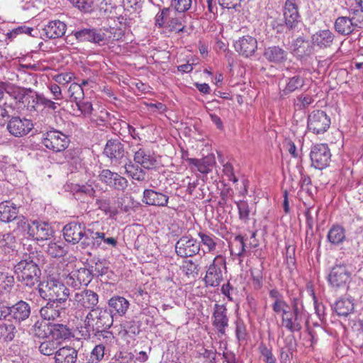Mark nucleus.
Segmentation results:
<instances>
[{
	"instance_id": "obj_50",
	"label": "nucleus",
	"mask_w": 363,
	"mask_h": 363,
	"mask_svg": "<svg viewBox=\"0 0 363 363\" xmlns=\"http://www.w3.org/2000/svg\"><path fill=\"white\" fill-rule=\"evenodd\" d=\"M199 265L196 264L191 259H186L182 263V270L188 277H196L199 274Z\"/></svg>"
},
{
	"instance_id": "obj_48",
	"label": "nucleus",
	"mask_w": 363,
	"mask_h": 363,
	"mask_svg": "<svg viewBox=\"0 0 363 363\" xmlns=\"http://www.w3.org/2000/svg\"><path fill=\"white\" fill-rule=\"evenodd\" d=\"M46 252L52 257H62L65 255L67 250L62 242H50Z\"/></svg>"
},
{
	"instance_id": "obj_30",
	"label": "nucleus",
	"mask_w": 363,
	"mask_h": 363,
	"mask_svg": "<svg viewBox=\"0 0 363 363\" xmlns=\"http://www.w3.org/2000/svg\"><path fill=\"white\" fill-rule=\"evenodd\" d=\"M292 53L298 58L310 56L313 52V45L303 37H298L291 44Z\"/></svg>"
},
{
	"instance_id": "obj_11",
	"label": "nucleus",
	"mask_w": 363,
	"mask_h": 363,
	"mask_svg": "<svg viewBox=\"0 0 363 363\" xmlns=\"http://www.w3.org/2000/svg\"><path fill=\"white\" fill-rule=\"evenodd\" d=\"M200 242L191 235L181 237L175 245L177 255L182 258L192 257L199 253Z\"/></svg>"
},
{
	"instance_id": "obj_9",
	"label": "nucleus",
	"mask_w": 363,
	"mask_h": 363,
	"mask_svg": "<svg viewBox=\"0 0 363 363\" xmlns=\"http://www.w3.org/2000/svg\"><path fill=\"white\" fill-rule=\"evenodd\" d=\"M330 118L322 110L313 111L308 116L307 128L315 135L325 133L330 126Z\"/></svg>"
},
{
	"instance_id": "obj_25",
	"label": "nucleus",
	"mask_w": 363,
	"mask_h": 363,
	"mask_svg": "<svg viewBox=\"0 0 363 363\" xmlns=\"http://www.w3.org/2000/svg\"><path fill=\"white\" fill-rule=\"evenodd\" d=\"M234 47L240 55L248 57L255 52L257 48V41L252 36L245 35L235 41Z\"/></svg>"
},
{
	"instance_id": "obj_20",
	"label": "nucleus",
	"mask_w": 363,
	"mask_h": 363,
	"mask_svg": "<svg viewBox=\"0 0 363 363\" xmlns=\"http://www.w3.org/2000/svg\"><path fill=\"white\" fill-rule=\"evenodd\" d=\"M86 233L85 226L79 223L70 222L63 228V236L65 240L73 245L82 240Z\"/></svg>"
},
{
	"instance_id": "obj_57",
	"label": "nucleus",
	"mask_w": 363,
	"mask_h": 363,
	"mask_svg": "<svg viewBox=\"0 0 363 363\" xmlns=\"http://www.w3.org/2000/svg\"><path fill=\"white\" fill-rule=\"evenodd\" d=\"M14 284V277L8 273L0 272V287L9 291Z\"/></svg>"
},
{
	"instance_id": "obj_27",
	"label": "nucleus",
	"mask_w": 363,
	"mask_h": 363,
	"mask_svg": "<svg viewBox=\"0 0 363 363\" xmlns=\"http://www.w3.org/2000/svg\"><path fill=\"white\" fill-rule=\"evenodd\" d=\"M142 201L148 206L164 207L168 205L169 196L162 192L146 189L143 191Z\"/></svg>"
},
{
	"instance_id": "obj_59",
	"label": "nucleus",
	"mask_w": 363,
	"mask_h": 363,
	"mask_svg": "<svg viewBox=\"0 0 363 363\" xmlns=\"http://www.w3.org/2000/svg\"><path fill=\"white\" fill-rule=\"evenodd\" d=\"M272 308L273 311L276 314H280L281 313V316L285 315L286 312L288 311L289 305L288 303L284 301V299H281L279 301H273L272 304Z\"/></svg>"
},
{
	"instance_id": "obj_52",
	"label": "nucleus",
	"mask_w": 363,
	"mask_h": 363,
	"mask_svg": "<svg viewBox=\"0 0 363 363\" xmlns=\"http://www.w3.org/2000/svg\"><path fill=\"white\" fill-rule=\"evenodd\" d=\"M258 350L263 357L265 363H277V359L272 353V349L269 348L264 343L261 342L259 345Z\"/></svg>"
},
{
	"instance_id": "obj_19",
	"label": "nucleus",
	"mask_w": 363,
	"mask_h": 363,
	"mask_svg": "<svg viewBox=\"0 0 363 363\" xmlns=\"http://www.w3.org/2000/svg\"><path fill=\"white\" fill-rule=\"evenodd\" d=\"M9 317L16 323H21L27 320L30 315L31 307L30 304L23 300L18 301L15 304L8 306Z\"/></svg>"
},
{
	"instance_id": "obj_64",
	"label": "nucleus",
	"mask_w": 363,
	"mask_h": 363,
	"mask_svg": "<svg viewBox=\"0 0 363 363\" xmlns=\"http://www.w3.org/2000/svg\"><path fill=\"white\" fill-rule=\"evenodd\" d=\"M313 102V99L310 95H299L296 99V106L299 109L306 108Z\"/></svg>"
},
{
	"instance_id": "obj_41",
	"label": "nucleus",
	"mask_w": 363,
	"mask_h": 363,
	"mask_svg": "<svg viewBox=\"0 0 363 363\" xmlns=\"http://www.w3.org/2000/svg\"><path fill=\"white\" fill-rule=\"evenodd\" d=\"M230 252L232 255H235L238 257L239 264H240L242 262V257L246 252V244L243 236L238 235L235 237Z\"/></svg>"
},
{
	"instance_id": "obj_2",
	"label": "nucleus",
	"mask_w": 363,
	"mask_h": 363,
	"mask_svg": "<svg viewBox=\"0 0 363 363\" xmlns=\"http://www.w3.org/2000/svg\"><path fill=\"white\" fill-rule=\"evenodd\" d=\"M113 318L108 312V310L104 308L96 307L89 311L84 318L83 325L86 331L94 335H103L106 333L111 335V333L107 331L113 325Z\"/></svg>"
},
{
	"instance_id": "obj_7",
	"label": "nucleus",
	"mask_w": 363,
	"mask_h": 363,
	"mask_svg": "<svg viewBox=\"0 0 363 363\" xmlns=\"http://www.w3.org/2000/svg\"><path fill=\"white\" fill-rule=\"evenodd\" d=\"M223 269H225V258L216 255L211 264L208 267L204 281L207 286L217 287L223 280Z\"/></svg>"
},
{
	"instance_id": "obj_37",
	"label": "nucleus",
	"mask_w": 363,
	"mask_h": 363,
	"mask_svg": "<svg viewBox=\"0 0 363 363\" xmlns=\"http://www.w3.org/2000/svg\"><path fill=\"white\" fill-rule=\"evenodd\" d=\"M103 238L99 231H94L93 229H86V233L83 236L81 245L83 248L90 247L91 248L100 247L99 239Z\"/></svg>"
},
{
	"instance_id": "obj_38",
	"label": "nucleus",
	"mask_w": 363,
	"mask_h": 363,
	"mask_svg": "<svg viewBox=\"0 0 363 363\" xmlns=\"http://www.w3.org/2000/svg\"><path fill=\"white\" fill-rule=\"evenodd\" d=\"M345 238V230L340 225H333L328 232L327 240L332 245L342 244Z\"/></svg>"
},
{
	"instance_id": "obj_3",
	"label": "nucleus",
	"mask_w": 363,
	"mask_h": 363,
	"mask_svg": "<svg viewBox=\"0 0 363 363\" xmlns=\"http://www.w3.org/2000/svg\"><path fill=\"white\" fill-rule=\"evenodd\" d=\"M291 311L281 316L282 326L291 333L301 330L303 322L308 321V313L303 302L294 298L291 303Z\"/></svg>"
},
{
	"instance_id": "obj_13",
	"label": "nucleus",
	"mask_w": 363,
	"mask_h": 363,
	"mask_svg": "<svg viewBox=\"0 0 363 363\" xmlns=\"http://www.w3.org/2000/svg\"><path fill=\"white\" fill-rule=\"evenodd\" d=\"M74 35L79 42H89L99 45H104L108 41L102 28H86L75 31Z\"/></svg>"
},
{
	"instance_id": "obj_35",
	"label": "nucleus",
	"mask_w": 363,
	"mask_h": 363,
	"mask_svg": "<svg viewBox=\"0 0 363 363\" xmlns=\"http://www.w3.org/2000/svg\"><path fill=\"white\" fill-rule=\"evenodd\" d=\"M191 16L186 13H182L178 11H174V14L169 19V22L166 29L169 31H174L177 33L184 32L185 30V24L188 18Z\"/></svg>"
},
{
	"instance_id": "obj_62",
	"label": "nucleus",
	"mask_w": 363,
	"mask_h": 363,
	"mask_svg": "<svg viewBox=\"0 0 363 363\" xmlns=\"http://www.w3.org/2000/svg\"><path fill=\"white\" fill-rule=\"evenodd\" d=\"M33 28H30V27H27V26H19L16 28H14L11 31H10L9 33H7V37L9 39H12L13 38H16V35H18V34H22V33H25V34H28V35H32V32L33 31Z\"/></svg>"
},
{
	"instance_id": "obj_1",
	"label": "nucleus",
	"mask_w": 363,
	"mask_h": 363,
	"mask_svg": "<svg viewBox=\"0 0 363 363\" xmlns=\"http://www.w3.org/2000/svg\"><path fill=\"white\" fill-rule=\"evenodd\" d=\"M18 281L29 288L34 287L40 281L41 271L36 262L35 253L26 255L14 266Z\"/></svg>"
},
{
	"instance_id": "obj_47",
	"label": "nucleus",
	"mask_w": 363,
	"mask_h": 363,
	"mask_svg": "<svg viewBox=\"0 0 363 363\" xmlns=\"http://www.w3.org/2000/svg\"><path fill=\"white\" fill-rule=\"evenodd\" d=\"M348 15L351 18L357 30H359V28H363L362 8L358 7V5L357 4L354 8H351L348 10Z\"/></svg>"
},
{
	"instance_id": "obj_51",
	"label": "nucleus",
	"mask_w": 363,
	"mask_h": 363,
	"mask_svg": "<svg viewBox=\"0 0 363 363\" xmlns=\"http://www.w3.org/2000/svg\"><path fill=\"white\" fill-rule=\"evenodd\" d=\"M68 93L71 100L74 101L75 103L83 99L84 96L82 86L77 83H72L70 84Z\"/></svg>"
},
{
	"instance_id": "obj_34",
	"label": "nucleus",
	"mask_w": 363,
	"mask_h": 363,
	"mask_svg": "<svg viewBox=\"0 0 363 363\" xmlns=\"http://www.w3.org/2000/svg\"><path fill=\"white\" fill-rule=\"evenodd\" d=\"M334 28L336 32L342 35H348L358 31L349 15L338 17L335 21Z\"/></svg>"
},
{
	"instance_id": "obj_12",
	"label": "nucleus",
	"mask_w": 363,
	"mask_h": 363,
	"mask_svg": "<svg viewBox=\"0 0 363 363\" xmlns=\"http://www.w3.org/2000/svg\"><path fill=\"white\" fill-rule=\"evenodd\" d=\"M73 306L79 311L92 310L96 308L99 303V295L90 289H84L75 293L72 299H70Z\"/></svg>"
},
{
	"instance_id": "obj_8",
	"label": "nucleus",
	"mask_w": 363,
	"mask_h": 363,
	"mask_svg": "<svg viewBox=\"0 0 363 363\" xmlns=\"http://www.w3.org/2000/svg\"><path fill=\"white\" fill-rule=\"evenodd\" d=\"M34 327L36 328V335L40 337L47 336L48 333L45 331V328H48L49 334L55 341L69 338L72 335L71 329L64 324L46 325L42 322L37 321Z\"/></svg>"
},
{
	"instance_id": "obj_44",
	"label": "nucleus",
	"mask_w": 363,
	"mask_h": 363,
	"mask_svg": "<svg viewBox=\"0 0 363 363\" xmlns=\"http://www.w3.org/2000/svg\"><path fill=\"white\" fill-rule=\"evenodd\" d=\"M17 332L16 326L12 323L6 322L0 325V336L4 341L13 340Z\"/></svg>"
},
{
	"instance_id": "obj_4",
	"label": "nucleus",
	"mask_w": 363,
	"mask_h": 363,
	"mask_svg": "<svg viewBox=\"0 0 363 363\" xmlns=\"http://www.w3.org/2000/svg\"><path fill=\"white\" fill-rule=\"evenodd\" d=\"M40 296L46 301H67L69 290L59 279L49 277L38 284Z\"/></svg>"
},
{
	"instance_id": "obj_55",
	"label": "nucleus",
	"mask_w": 363,
	"mask_h": 363,
	"mask_svg": "<svg viewBox=\"0 0 363 363\" xmlns=\"http://www.w3.org/2000/svg\"><path fill=\"white\" fill-rule=\"evenodd\" d=\"M76 106L78 108V110L85 116H89L92 114V111L94 110L92 104L87 99H85L84 97L83 99H81L75 103Z\"/></svg>"
},
{
	"instance_id": "obj_28",
	"label": "nucleus",
	"mask_w": 363,
	"mask_h": 363,
	"mask_svg": "<svg viewBox=\"0 0 363 363\" xmlns=\"http://www.w3.org/2000/svg\"><path fill=\"white\" fill-rule=\"evenodd\" d=\"M186 161L191 169L196 168L201 174H207L211 172L213 167L216 164V160L213 155H207L201 159L186 158Z\"/></svg>"
},
{
	"instance_id": "obj_54",
	"label": "nucleus",
	"mask_w": 363,
	"mask_h": 363,
	"mask_svg": "<svg viewBox=\"0 0 363 363\" xmlns=\"http://www.w3.org/2000/svg\"><path fill=\"white\" fill-rule=\"evenodd\" d=\"M104 354L105 346L102 344L97 345L91 352L89 362L91 361V363H98L103 359Z\"/></svg>"
},
{
	"instance_id": "obj_23",
	"label": "nucleus",
	"mask_w": 363,
	"mask_h": 363,
	"mask_svg": "<svg viewBox=\"0 0 363 363\" xmlns=\"http://www.w3.org/2000/svg\"><path fill=\"white\" fill-rule=\"evenodd\" d=\"M52 233V228L45 222L34 220L28 225V234L38 240H48Z\"/></svg>"
},
{
	"instance_id": "obj_53",
	"label": "nucleus",
	"mask_w": 363,
	"mask_h": 363,
	"mask_svg": "<svg viewBox=\"0 0 363 363\" xmlns=\"http://www.w3.org/2000/svg\"><path fill=\"white\" fill-rule=\"evenodd\" d=\"M16 237L12 233L0 235V247L13 250L16 247Z\"/></svg>"
},
{
	"instance_id": "obj_60",
	"label": "nucleus",
	"mask_w": 363,
	"mask_h": 363,
	"mask_svg": "<svg viewBox=\"0 0 363 363\" xmlns=\"http://www.w3.org/2000/svg\"><path fill=\"white\" fill-rule=\"evenodd\" d=\"M239 212V218L241 220H247L250 215L249 205L245 201H240L236 203Z\"/></svg>"
},
{
	"instance_id": "obj_49",
	"label": "nucleus",
	"mask_w": 363,
	"mask_h": 363,
	"mask_svg": "<svg viewBox=\"0 0 363 363\" xmlns=\"http://www.w3.org/2000/svg\"><path fill=\"white\" fill-rule=\"evenodd\" d=\"M58 344L54 340H45L41 342L38 347L39 351L41 354L46 356L52 354L55 355V352L57 350Z\"/></svg>"
},
{
	"instance_id": "obj_40",
	"label": "nucleus",
	"mask_w": 363,
	"mask_h": 363,
	"mask_svg": "<svg viewBox=\"0 0 363 363\" xmlns=\"http://www.w3.org/2000/svg\"><path fill=\"white\" fill-rule=\"evenodd\" d=\"M174 14V10L169 7H164L155 15V26L159 28H167L169 19Z\"/></svg>"
},
{
	"instance_id": "obj_29",
	"label": "nucleus",
	"mask_w": 363,
	"mask_h": 363,
	"mask_svg": "<svg viewBox=\"0 0 363 363\" xmlns=\"http://www.w3.org/2000/svg\"><path fill=\"white\" fill-rule=\"evenodd\" d=\"M78 351L70 345H65L57 349L55 353V363H76Z\"/></svg>"
},
{
	"instance_id": "obj_21",
	"label": "nucleus",
	"mask_w": 363,
	"mask_h": 363,
	"mask_svg": "<svg viewBox=\"0 0 363 363\" xmlns=\"http://www.w3.org/2000/svg\"><path fill=\"white\" fill-rule=\"evenodd\" d=\"M108 312L111 315L113 322L117 317H122L125 315L129 308L130 303L123 296H114L108 300Z\"/></svg>"
},
{
	"instance_id": "obj_46",
	"label": "nucleus",
	"mask_w": 363,
	"mask_h": 363,
	"mask_svg": "<svg viewBox=\"0 0 363 363\" xmlns=\"http://www.w3.org/2000/svg\"><path fill=\"white\" fill-rule=\"evenodd\" d=\"M198 235L201 239L200 244L201 243L206 246L208 248V252H214L216 251L218 238L212 234H206L202 232H199Z\"/></svg>"
},
{
	"instance_id": "obj_22",
	"label": "nucleus",
	"mask_w": 363,
	"mask_h": 363,
	"mask_svg": "<svg viewBox=\"0 0 363 363\" xmlns=\"http://www.w3.org/2000/svg\"><path fill=\"white\" fill-rule=\"evenodd\" d=\"M66 301H48L46 305L41 308L40 314L44 320H55L60 318L64 313L65 307L63 304Z\"/></svg>"
},
{
	"instance_id": "obj_18",
	"label": "nucleus",
	"mask_w": 363,
	"mask_h": 363,
	"mask_svg": "<svg viewBox=\"0 0 363 363\" xmlns=\"http://www.w3.org/2000/svg\"><path fill=\"white\" fill-rule=\"evenodd\" d=\"M284 18L286 26L294 30L301 23V16L294 0H286L284 6Z\"/></svg>"
},
{
	"instance_id": "obj_31",
	"label": "nucleus",
	"mask_w": 363,
	"mask_h": 363,
	"mask_svg": "<svg viewBox=\"0 0 363 363\" xmlns=\"http://www.w3.org/2000/svg\"><path fill=\"white\" fill-rule=\"evenodd\" d=\"M263 55L269 62L276 65L285 62L288 58L287 51L276 45L265 48Z\"/></svg>"
},
{
	"instance_id": "obj_14",
	"label": "nucleus",
	"mask_w": 363,
	"mask_h": 363,
	"mask_svg": "<svg viewBox=\"0 0 363 363\" xmlns=\"http://www.w3.org/2000/svg\"><path fill=\"white\" fill-rule=\"evenodd\" d=\"M330 151L325 144H317L312 147L310 157L312 166L315 169L325 168L330 160Z\"/></svg>"
},
{
	"instance_id": "obj_36",
	"label": "nucleus",
	"mask_w": 363,
	"mask_h": 363,
	"mask_svg": "<svg viewBox=\"0 0 363 363\" xmlns=\"http://www.w3.org/2000/svg\"><path fill=\"white\" fill-rule=\"evenodd\" d=\"M18 209L13 203L5 201L0 203V221L10 223L17 217Z\"/></svg>"
},
{
	"instance_id": "obj_32",
	"label": "nucleus",
	"mask_w": 363,
	"mask_h": 363,
	"mask_svg": "<svg viewBox=\"0 0 363 363\" xmlns=\"http://www.w3.org/2000/svg\"><path fill=\"white\" fill-rule=\"evenodd\" d=\"M335 35L333 33L328 30H320L315 33L311 36L312 44L320 49H325L332 45Z\"/></svg>"
},
{
	"instance_id": "obj_43",
	"label": "nucleus",
	"mask_w": 363,
	"mask_h": 363,
	"mask_svg": "<svg viewBox=\"0 0 363 363\" xmlns=\"http://www.w3.org/2000/svg\"><path fill=\"white\" fill-rule=\"evenodd\" d=\"M334 310L340 316H347L354 311V303L349 298H340L335 302Z\"/></svg>"
},
{
	"instance_id": "obj_33",
	"label": "nucleus",
	"mask_w": 363,
	"mask_h": 363,
	"mask_svg": "<svg viewBox=\"0 0 363 363\" xmlns=\"http://www.w3.org/2000/svg\"><path fill=\"white\" fill-rule=\"evenodd\" d=\"M67 26L62 21L55 20L50 21L43 28L45 35L50 39L61 38L65 33Z\"/></svg>"
},
{
	"instance_id": "obj_6",
	"label": "nucleus",
	"mask_w": 363,
	"mask_h": 363,
	"mask_svg": "<svg viewBox=\"0 0 363 363\" xmlns=\"http://www.w3.org/2000/svg\"><path fill=\"white\" fill-rule=\"evenodd\" d=\"M130 150L133 154L135 164L147 170L153 169L157 167L158 162L156 155L149 148L141 144H137L135 146L131 145Z\"/></svg>"
},
{
	"instance_id": "obj_17",
	"label": "nucleus",
	"mask_w": 363,
	"mask_h": 363,
	"mask_svg": "<svg viewBox=\"0 0 363 363\" xmlns=\"http://www.w3.org/2000/svg\"><path fill=\"white\" fill-rule=\"evenodd\" d=\"M93 278L92 272L89 269L80 267L73 269L67 277V284L74 288L87 286Z\"/></svg>"
},
{
	"instance_id": "obj_42",
	"label": "nucleus",
	"mask_w": 363,
	"mask_h": 363,
	"mask_svg": "<svg viewBox=\"0 0 363 363\" xmlns=\"http://www.w3.org/2000/svg\"><path fill=\"white\" fill-rule=\"evenodd\" d=\"M124 168L125 173L128 177H130L133 179L139 182H143L145 179V172L144 171L145 169L135 164L132 161L128 162Z\"/></svg>"
},
{
	"instance_id": "obj_24",
	"label": "nucleus",
	"mask_w": 363,
	"mask_h": 363,
	"mask_svg": "<svg viewBox=\"0 0 363 363\" xmlns=\"http://www.w3.org/2000/svg\"><path fill=\"white\" fill-rule=\"evenodd\" d=\"M350 274L345 266L337 265L334 267L329 276L330 284L335 288H340L346 285L350 281Z\"/></svg>"
},
{
	"instance_id": "obj_15",
	"label": "nucleus",
	"mask_w": 363,
	"mask_h": 363,
	"mask_svg": "<svg viewBox=\"0 0 363 363\" xmlns=\"http://www.w3.org/2000/svg\"><path fill=\"white\" fill-rule=\"evenodd\" d=\"M99 179L101 183L118 191H124L128 185V182L125 177L108 169H104L100 172Z\"/></svg>"
},
{
	"instance_id": "obj_10",
	"label": "nucleus",
	"mask_w": 363,
	"mask_h": 363,
	"mask_svg": "<svg viewBox=\"0 0 363 363\" xmlns=\"http://www.w3.org/2000/svg\"><path fill=\"white\" fill-rule=\"evenodd\" d=\"M42 143L48 149L58 152L64 151L68 147L69 140L67 135L52 130L43 134Z\"/></svg>"
},
{
	"instance_id": "obj_58",
	"label": "nucleus",
	"mask_w": 363,
	"mask_h": 363,
	"mask_svg": "<svg viewBox=\"0 0 363 363\" xmlns=\"http://www.w3.org/2000/svg\"><path fill=\"white\" fill-rule=\"evenodd\" d=\"M96 204L99 209L105 212L106 214L115 215L116 211L111 206V201L108 199H96Z\"/></svg>"
},
{
	"instance_id": "obj_61",
	"label": "nucleus",
	"mask_w": 363,
	"mask_h": 363,
	"mask_svg": "<svg viewBox=\"0 0 363 363\" xmlns=\"http://www.w3.org/2000/svg\"><path fill=\"white\" fill-rule=\"evenodd\" d=\"M75 7L81 11L88 12L91 9L93 5L92 0H69Z\"/></svg>"
},
{
	"instance_id": "obj_5",
	"label": "nucleus",
	"mask_w": 363,
	"mask_h": 363,
	"mask_svg": "<svg viewBox=\"0 0 363 363\" xmlns=\"http://www.w3.org/2000/svg\"><path fill=\"white\" fill-rule=\"evenodd\" d=\"M104 154L110 160L113 166L123 167L131 161L124 145L118 139L108 140L105 146Z\"/></svg>"
},
{
	"instance_id": "obj_16",
	"label": "nucleus",
	"mask_w": 363,
	"mask_h": 363,
	"mask_svg": "<svg viewBox=\"0 0 363 363\" xmlns=\"http://www.w3.org/2000/svg\"><path fill=\"white\" fill-rule=\"evenodd\" d=\"M33 128L30 120L19 116L12 117L7 123V130L15 137L27 135Z\"/></svg>"
},
{
	"instance_id": "obj_26",
	"label": "nucleus",
	"mask_w": 363,
	"mask_h": 363,
	"mask_svg": "<svg viewBox=\"0 0 363 363\" xmlns=\"http://www.w3.org/2000/svg\"><path fill=\"white\" fill-rule=\"evenodd\" d=\"M213 325L218 333L225 334V328L228 326L227 309L224 305L215 304L213 313Z\"/></svg>"
},
{
	"instance_id": "obj_56",
	"label": "nucleus",
	"mask_w": 363,
	"mask_h": 363,
	"mask_svg": "<svg viewBox=\"0 0 363 363\" xmlns=\"http://www.w3.org/2000/svg\"><path fill=\"white\" fill-rule=\"evenodd\" d=\"M235 334L238 340L240 341H245L247 336V332L246 329V325L244 323L243 320L238 318L235 321Z\"/></svg>"
},
{
	"instance_id": "obj_45",
	"label": "nucleus",
	"mask_w": 363,
	"mask_h": 363,
	"mask_svg": "<svg viewBox=\"0 0 363 363\" xmlns=\"http://www.w3.org/2000/svg\"><path fill=\"white\" fill-rule=\"evenodd\" d=\"M89 269L93 274V277L102 276L108 272V262L105 259H94L91 260V264Z\"/></svg>"
},
{
	"instance_id": "obj_63",
	"label": "nucleus",
	"mask_w": 363,
	"mask_h": 363,
	"mask_svg": "<svg viewBox=\"0 0 363 363\" xmlns=\"http://www.w3.org/2000/svg\"><path fill=\"white\" fill-rule=\"evenodd\" d=\"M174 9L176 11L182 13H184L185 11H188L192 4V0H174Z\"/></svg>"
},
{
	"instance_id": "obj_39",
	"label": "nucleus",
	"mask_w": 363,
	"mask_h": 363,
	"mask_svg": "<svg viewBox=\"0 0 363 363\" xmlns=\"http://www.w3.org/2000/svg\"><path fill=\"white\" fill-rule=\"evenodd\" d=\"M304 85L305 79L300 75L289 77L286 79V86L282 90V95L286 96L292 92L301 90Z\"/></svg>"
}]
</instances>
